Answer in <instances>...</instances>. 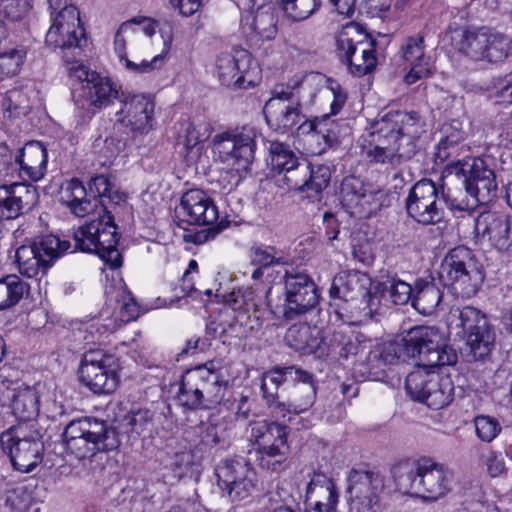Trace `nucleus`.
<instances>
[{
	"instance_id": "nucleus-8",
	"label": "nucleus",
	"mask_w": 512,
	"mask_h": 512,
	"mask_svg": "<svg viewBox=\"0 0 512 512\" xmlns=\"http://www.w3.org/2000/svg\"><path fill=\"white\" fill-rule=\"evenodd\" d=\"M257 130L252 126H243L214 135L211 149L214 158L228 169L236 186L246 173L256 150Z\"/></svg>"
},
{
	"instance_id": "nucleus-45",
	"label": "nucleus",
	"mask_w": 512,
	"mask_h": 512,
	"mask_svg": "<svg viewBox=\"0 0 512 512\" xmlns=\"http://www.w3.org/2000/svg\"><path fill=\"white\" fill-rule=\"evenodd\" d=\"M28 292L29 285L19 276L10 274L2 277L0 279V311L16 306Z\"/></svg>"
},
{
	"instance_id": "nucleus-39",
	"label": "nucleus",
	"mask_w": 512,
	"mask_h": 512,
	"mask_svg": "<svg viewBox=\"0 0 512 512\" xmlns=\"http://www.w3.org/2000/svg\"><path fill=\"white\" fill-rule=\"evenodd\" d=\"M233 429L231 415L223 417L211 415L206 422H201L195 427V431L200 437V443L210 447L225 442Z\"/></svg>"
},
{
	"instance_id": "nucleus-21",
	"label": "nucleus",
	"mask_w": 512,
	"mask_h": 512,
	"mask_svg": "<svg viewBox=\"0 0 512 512\" xmlns=\"http://www.w3.org/2000/svg\"><path fill=\"white\" fill-rule=\"evenodd\" d=\"M215 473L219 488L232 501L243 500L257 490V473L243 457L222 460L216 466Z\"/></svg>"
},
{
	"instance_id": "nucleus-55",
	"label": "nucleus",
	"mask_w": 512,
	"mask_h": 512,
	"mask_svg": "<svg viewBox=\"0 0 512 512\" xmlns=\"http://www.w3.org/2000/svg\"><path fill=\"white\" fill-rule=\"evenodd\" d=\"M225 304L234 311L258 312V303L251 289L233 290L225 296Z\"/></svg>"
},
{
	"instance_id": "nucleus-15",
	"label": "nucleus",
	"mask_w": 512,
	"mask_h": 512,
	"mask_svg": "<svg viewBox=\"0 0 512 512\" xmlns=\"http://www.w3.org/2000/svg\"><path fill=\"white\" fill-rule=\"evenodd\" d=\"M251 437L257 446L258 465L268 471H280L289 455L287 427L274 421H261L252 427Z\"/></svg>"
},
{
	"instance_id": "nucleus-27",
	"label": "nucleus",
	"mask_w": 512,
	"mask_h": 512,
	"mask_svg": "<svg viewBox=\"0 0 512 512\" xmlns=\"http://www.w3.org/2000/svg\"><path fill=\"white\" fill-rule=\"evenodd\" d=\"M330 179L328 166H314L303 158L283 174L288 189L306 193L309 198L317 197L329 185Z\"/></svg>"
},
{
	"instance_id": "nucleus-32",
	"label": "nucleus",
	"mask_w": 512,
	"mask_h": 512,
	"mask_svg": "<svg viewBox=\"0 0 512 512\" xmlns=\"http://www.w3.org/2000/svg\"><path fill=\"white\" fill-rule=\"evenodd\" d=\"M309 379V372L295 366H275L261 376L262 397L271 412L280 417L284 411V401L280 400L279 389L288 380Z\"/></svg>"
},
{
	"instance_id": "nucleus-36",
	"label": "nucleus",
	"mask_w": 512,
	"mask_h": 512,
	"mask_svg": "<svg viewBox=\"0 0 512 512\" xmlns=\"http://www.w3.org/2000/svg\"><path fill=\"white\" fill-rule=\"evenodd\" d=\"M20 162L21 179L37 182L47 170V150L39 141L26 143L17 154Z\"/></svg>"
},
{
	"instance_id": "nucleus-14",
	"label": "nucleus",
	"mask_w": 512,
	"mask_h": 512,
	"mask_svg": "<svg viewBox=\"0 0 512 512\" xmlns=\"http://www.w3.org/2000/svg\"><path fill=\"white\" fill-rule=\"evenodd\" d=\"M457 198L439 191L430 179H422L416 182L406 198V210L408 215L423 225L437 224L444 218V206L456 214L458 207H453L450 202Z\"/></svg>"
},
{
	"instance_id": "nucleus-13",
	"label": "nucleus",
	"mask_w": 512,
	"mask_h": 512,
	"mask_svg": "<svg viewBox=\"0 0 512 512\" xmlns=\"http://www.w3.org/2000/svg\"><path fill=\"white\" fill-rule=\"evenodd\" d=\"M0 446L13 467L22 473L31 472L42 461L44 444L36 424L18 423L4 431Z\"/></svg>"
},
{
	"instance_id": "nucleus-60",
	"label": "nucleus",
	"mask_w": 512,
	"mask_h": 512,
	"mask_svg": "<svg viewBox=\"0 0 512 512\" xmlns=\"http://www.w3.org/2000/svg\"><path fill=\"white\" fill-rule=\"evenodd\" d=\"M340 194L342 201L348 207H357L365 198L361 183L355 178H345L341 184Z\"/></svg>"
},
{
	"instance_id": "nucleus-37",
	"label": "nucleus",
	"mask_w": 512,
	"mask_h": 512,
	"mask_svg": "<svg viewBox=\"0 0 512 512\" xmlns=\"http://www.w3.org/2000/svg\"><path fill=\"white\" fill-rule=\"evenodd\" d=\"M60 201L69 208L76 217H84L98 209V200L87 198V192L83 183L73 178L61 186Z\"/></svg>"
},
{
	"instance_id": "nucleus-6",
	"label": "nucleus",
	"mask_w": 512,
	"mask_h": 512,
	"mask_svg": "<svg viewBox=\"0 0 512 512\" xmlns=\"http://www.w3.org/2000/svg\"><path fill=\"white\" fill-rule=\"evenodd\" d=\"M158 21L150 17L136 16L123 22L114 38V49L121 63L129 71L136 74L151 73L160 69L165 63V54L155 55L151 60L143 59L139 63L127 57V47L134 54H140L143 46L150 44V38L156 33Z\"/></svg>"
},
{
	"instance_id": "nucleus-42",
	"label": "nucleus",
	"mask_w": 512,
	"mask_h": 512,
	"mask_svg": "<svg viewBox=\"0 0 512 512\" xmlns=\"http://www.w3.org/2000/svg\"><path fill=\"white\" fill-rule=\"evenodd\" d=\"M488 31L484 29H463L456 32L458 49L473 60L485 59V47L488 45Z\"/></svg>"
},
{
	"instance_id": "nucleus-63",
	"label": "nucleus",
	"mask_w": 512,
	"mask_h": 512,
	"mask_svg": "<svg viewBox=\"0 0 512 512\" xmlns=\"http://www.w3.org/2000/svg\"><path fill=\"white\" fill-rule=\"evenodd\" d=\"M320 488L326 494L338 493L337 487L332 479L321 473H315L307 485V496L311 495L316 488Z\"/></svg>"
},
{
	"instance_id": "nucleus-12",
	"label": "nucleus",
	"mask_w": 512,
	"mask_h": 512,
	"mask_svg": "<svg viewBox=\"0 0 512 512\" xmlns=\"http://www.w3.org/2000/svg\"><path fill=\"white\" fill-rule=\"evenodd\" d=\"M439 278L453 294L466 298L477 292L482 281L474 254L465 246H457L447 253L440 265Z\"/></svg>"
},
{
	"instance_id": "nucleus-44",
	"label": "nucleus",
	"mask_w": 512,
	"mask_h": 512,
	"mask_svg": "<svg viewBox=\"0 0 512 512\" xmlns=\"http://www.w3.org/2000/svg\"><path fill=\"white\" fill-rule=\"evenodd\" d=\"M431 380H435L439 385L432 387L430 384L427 386L424 403L434 410H439L453 400L454 385L450 377L440 376L439 374H431Z\"/></svg>"
},
{
	"instance_id": "nucleus-28",
	"label": "nucleus",
	"mask_w": 512,
	"mask_h": 512,
	"mask_svg": "<svg viewBox=\"0 0 512 512\" xmlns=\"http://www.w3.org/2000/svg\"><path fill=\"white\" fill-rule=\"evenodd\" d=\"M86 42L80 26L79 11L73 5L64 6L53 18L46 34V44L61 49L81 47Z\"/></svg>"
},
{
	"instance_id": "nucleus-62",
	"label": "nucleus",
	"mask_w": 512,
	"mask_h": 512,
	"mask_svg": "<svg viewBox=\"0 0 512 512\" xmlns=\"http://www.w3.org/2000/svg\"><path fill=\"white\" fill-rule=\"evenodd\" d=\"M20 162L17 155L14 159L10 157L6 159L2 157L0 159V179L3 183H11L15 178L21 179Z\"/></svg>"
},
{
	"instance_id": "nucleus-4",
	"label": "nucleus",
	"mask_w": 512,
	"mask_h": 512,
	"mask_svg": "<svg viewBox=\"0 0 512 512\" xmlns=\"http://www.w3.org/2000/svg\"><path fill=\"white\" fill-rule=\"evenodd\" d=\"M62 436L66 453L78 460L91 458L98 452L115 450L120 444L113 427L91 417L70 421Z\"/></svg>"
},
{
	"instance_id": "nucleus-48",
	"label": "nucleus",
	"mask_w": 512,
	"mask_h": 512,
	"mask_svg": "<svg viewBox=\"0 0 512 512\" xmlns=\"http://www.w3.org/2000/svg\"><path fill=\"white\" fill-rule=\"evenodd\" d=\"M249 259L252 266L269 268L275 265L288 264L287 257L276 247L265 244H255L249 250Z\"/></svg>"
},
{
	"instance_id": "nucleus-7",
	"label": "nucleus",
	"mask_w": 512,
	"mask_h": 512,
	"mask_svg": "<svg viewBox=\"0 0 512 512\" xmlns=\"http://www.w3.org/2000/svg\"><path fill=\"white\" fill-rule=\"evenodd\" d=\"M97 218L80 226L73 233L74 250L97 254L111 269L122 266V256L117 249L119 235L111 211L102 209Z\"/></svg>"
},
{
	"instance_id": "nucleus-25",
	"label": "nucleus",
	"mask_w": 512,
	"mask_h": 512,
	"mask_svg": "<svg viewBox=\"0 0 512 512\" xmlns=\"http://www.w3.org/2000/svg\"><path fill=\"white\" fill-rule=\"evenodd\" d=\"M277 13L271 0H251V6L241 18V29L246 38L254 43L275 38Z\"/></svg>"
},
{
	"instance_id": "nucleus-34",
	"label": "nucleus",
	"mask_w": 512,
	"mask_h": 512,
	"mask_svg": "<svg viewBox=\"0 0 512 512\" xmlns=\"http://www.w3.org/2000/svg\"><path fill=\"white\" fill-rule=\"evenodd\" d=\"M203 394L204 409H212L222 402L227 391V380L213 361L192 369Z\"/></svg>"
},
{
	"instance_id": "nucleus-26",
	"label": "nucleus",
	"mask_w": 512,
	"mask_h": 512,
	"mask_svg": "<svg viewBox=\"0 0 512 512\" xmlns=\"http://www.w3.org/2000/svg\"><path fill=\"white\" fill-rule=\"evenodd\" d=\"M326 82L327 90L333 96L330 104V114H324L321 117L305 121L299 127L302 133H311L317 140L322 139L325 145L323 149L331 147L338 142L340 126L330 116L339 113L347 100V93L337 81L329 78Z\"/></svg>"
},
{
	"instance_id": "nucleus-46",
	"label": "nucleus",
	"mask_w": 512,
	"mask_h": 512,
	"mask_svg": "<svg viewBox=\"0 0 512 512\" xmlns=\"http://www.w3.org/2000/svg\"><path fill=\"white\" fill-rule=\"evenodd\" d=\"M176 400L179 405L190 410L204 409L203 394L199 389L192 369L187 370L182 375Z\"/></svg>"
},
{
	"instance_id": "nucleus-24",
	"label": "nucleus",
	"mask_w": 512,
	"mask_h": 512,
	"mask_svg": "<svg viewBox=\"0 0 512 512\" xmlns=\"http://www.w3.org/2000/svg\"><path fill=\"white\" fill-rule=\"evenodd\" d=\"M349 512H377L379 494L383 491L382 477L374 472L351 470L347 476Z\"/></svg>"
},
{
	"instance_id": "nucleus-40",
	"label": "nucleus",
	"mask_w": 512,
	"mask_h": 512,
	"mask_svg": "<svg viewBox=\"0 0 512 512\" xmlns=\"http://www.w3.org/2000/svg\"><path fill=\"white\" fill-rule=\"evenodd\" d=\"M299 383L294 386L291 397L284 401L283 415L285 418L289 414H300L307 411L316 400V387L312 374L309 373V379H294Z\"/></svg>"
},
{
	"instance_id": "nucleus-3",
	"label": "nucleus",
	"mask_w": 512,
	"mask_h": 512,
	"mask_svg": "<svg viewBox=\"0 0 512 512\" xmlns=\"http://www.w3.org/2000/svg\"><path fill=\"white\" fill-rule=\"evenodd\" d=\"M396 489L402 494L434 502L452 490L453 473L445 465L423 457L393 468Z\"/></svg>"
},
{
	"instance_id": "nucleus-30",
	"label": "nucleus",
	"mask_w": 512,
	"mask_h": 512,
	"mask_svg": "<svg viewBox=\"0 0 512 512\" xmlns=\"http://www.w3.org/2000/svg\"><path fill=\"white\" fill-rule=\"evenodd\" d=\"M119 102L121 107L115 113L116 122L139 134H146L152 129L154 103L149 97L123 92Z\"/></svg>"
},
{
	"instance_id": "nucleus-19",
	"label": "nucleus",
	"mask_w": 512,
	"mask_h": 512,
	"mask_svg": "<svg viewBox=\"0 0 512 512\" xmlns=\"http://www.w3.org/2000/svg\"><path fill=\"white\" fill-rule=\"evenodd\" d=\"M108 299L115 300V312L111 317L97 320L86 326L84 340L87 344L100 342L108 334L115 332L122 325L136 320L140 307L125 285L120 284L106 291Z\"/></svg>"
},
{
	"instance_id": "nucleus-23",
	"label": "nucleus",
	"mask_w": 512,
	"mask_h": 512,
	"mask_svg": "<svg viewBox=\"0 0 512 512\" xmlns=\"http://www.w3.org/2000/svg\"><path fill=\"white\" fill-rule=\"evenodd\" d=\"M370 278L358 272H341L337 274L329 289L330 298L336 301L359 303L358 308L368 310L371 314L379 303L378 296L370 290ZM334 305L338 306L337 303Z\"/></svg>"
},
{
	"instance_id": "nucleus-10",
	"label": "nucleus",
	"mask_w": 512,
	"mask_h": 512,
	"mask_svg": "<svg viewBox=\"0 0 512 512\" xmlns=\"http://www.w3.org/2000/svg\"><path fill=\"white\" fill-rule=\"evenodd\" d=\"M450 173L463 177V184L470 199L451 201L459 212L471 214L479 205L491 202L496 196L497 182L493 169L483 158L475 157L459 160L449 166Z\"/></svg>"
},
{
	"instance_id": "nucleus-16",
	"label": "nucleus",
	"mask_w": 512,
	"mask_h": 512,
	"mask_svg": "<svg viewBox=\"0 0 512 512\" xmlns=\"http://www.w3.org/2000/svg\"><path fill=\"white\" fill-rule=\"evenodd\" d=\"M70 247L69 241L60 240L52 234L42 236L31 244L22 245L15 254L19 272L29 278L36 277L39 272L45 273Z\"/></svg>"
},
{
	"instance_id": "nucleus-57",
	"label": "nucleus",
	"mask_w": 512,
	"mask_h": 512,
	"mask_svg": "<svg viewBox=\"0 0 512 512\" xmlns=\"http://www.w3.org/2000/svg\"><path fill=\"white\" fill-rule=\"evenodd\" d=\"M473 422L476 435L483 442H492L502 430L499 421L492 416L479 415Z\"/></svg>"
},
{
	"instance_id": "nucleus-58",
	"label": "nucleus",
	"mask_w": 512,
	"mask_h": 512,
	"mask_svg": "<svg viewBox=\"0 0 512 512\" xmlns=\"http://www.w3.org/2000/svg\"><path fill=\"white\" fill-rule=\"evenodd\" d=\"M384 286L388 290L392 302L396 305H404L413 298L414 289L411 285L396 276L388 278Z\"/></svg>"
},
{
	"instance_id": "nucleus-29",
	"label": "nucleus",
	"mask_w": 512,
	"mask_h": 512,
	"mask_svg": "<svg viewBox=\"0 0 512 512\" xmlns=\"http://www.w3.org/2000/svg\"><path fill=\"white\" fill-rule=\"evenodd\" d=\"M474 236L479 242L506 251L511 246L512 218L502 212L485 211L474 218Z\"/></svg>"
},
{
	"instance_id": "nucleus-35",
	"label": "nucleus",
	"mask_w": 512,
	"mask_h": 512,
	"mask_svg": "<svg viewBox=\"0 0 512 512\" xmlns=\"http://www.w3.org/2000/svg\"><path fill=\"white\" fill-rule=\"evenodd\" d=\"M403 59L411 66L404 81L408 85L432 75L430 56L425 53L424 37L421 35L408 37L401 46Z\"/></svg>"
},
{
	"instance_id": "nucleus-61",
	"label": "nucleus",
	"mask_w": 512,
	"mask_h": 512,
	"mask_svg": "<svg viewBox=\"0 0 512 512\" xmlns=\"http://www.w3.org/2000/svg\"><path fill=\"white\" fill-rule=\"evenodd\" d=\"M152 420V413L148 409H138L129 412L122 420V426L129 428L127 432L141 434L147 424Z\"/></svg>"
},
{
	"instance_id": "nucleus-2",
	"label": "nucleus",
	"mask_w": 512,
	"mask_h": 512,
	"mask_svg": "<svg viewBox=\"0 0 512 512\" xmlns=\"http://www.w3.org/2000/svg\"><path fill=\"white\" fill-rule=\"evenodd\" d=\"M441 334L435 327L415 326L402 338L398 349L393 347L397 358H411L416 360L417 368L408 374L405 389L412 399L423 402L429 384L432 387L439 385L431 380L428 368L454 365L458 356L456 351L447 346L440 345Z\"/></svg>"
},
{
	"instance_id": "nucleus-1",
	"label": "nucleus",
	"mask_w": 512,
	"mask_h": 512,
	"mask_svg": "<svg viewBox=\"0 0 512 512\" xmlns=\"http://www.w3.org/2000/svg\"><path fill=\"white\" fill-rule=\"evenodd\" d=\"M423 132L419 113L390 111L373 124L363 153L370 162L398 166L417 153V140Z\"/></svg>"
},
{
	"instance_id": "nucleus-50",
	"label": "nucleus",
	"mask_w": 512,
	"mask_h": 512,
	"mask_svg": "<svg viewBox=\"0 0 512 512\" xmlns=\"http://www.w3.org/2000/svg\"><path fill=\"white\" fill-rule=\"evenodd\" d=\"M269 151L271 155V168L279 175L285 174L288 169L292 168L299 160H301L288 145L282 142H271Z\"/></svg>"
},
{
	"instance_id": "nucleus-56",
	"label": "nucleus",
	"mask_w": 512,
	"mask_h": 512,
	"mask_svg": "<svg viewBox=\"0 0 512 512\" xmlns=\"http://www.w3.org/2000/svg\"><path fill=\"white\" fill-rule=\"evenodd\" d=\"M33 0H0V17L8 21L23 19L32 9Z\"/></svg>"
},
{
	"instance_id": "nucleus-18",
	"label": "nucleus",
	"mask_w": 512,
	"mask_h": 512,
	"mask_svg": "<svg viewBox=\"0 0 512 512\" xmlns=\"http://www.w3.org/2000/svg\"><path fill=\"white\" fill-rule=\"evenodd\" d=\"M216 74L225 86L236 89L254 87L260 80V69L252 55L243 48L234 47L216 58Z\"/></svg>"
},
{
	"instance_id": "nucleus-59",
	"label": "nucleus",
	"mask_w": 512,
	"mask_h": 512,
	"mask_svg": "<svg viewBox=\"0 0 512 512\" xmlns=\"http://www.w3.org/2000/svg\"><path fill=\"white\" fill-rule=\"evenodd\" d=\"M92 184L101 199L100 201L98 200V204H100L98 212H102V209L108 210L105 199L114 203H119L124 200L123 194L112 190V184L108 177L104 175L96 176L92 179Z\"/></svg>"
},
{
	"instance_id": "nucleus-38",
	"label": "nucleus",
	"mask_w": 512,
	"mask_h": 512,
	"mask_svg": "<svg viewBox=\"0 0 512 512\" xmlns=\"http://www.w3.org/2000/svg\"><path fill=\"white\" fill-rule=\"evenodd\" d=\"M467 135L463 122L458 119L444 124L442 137L437 144L436 159L444 162L451 157H457L461 152L468 149L469 147L465 143Z\"/></svg>"
},
{
	"instance_id": "nucleus-22",
	"label": "nucleus",
	"mask_w": 512,
	"mask_h": 512,
	"mask_svg": "<svg viewBox=\"0 0 512 512\" xmlns=\"http://www.w3.org/2000/svg\"><path fill=\"white\" fill-rule=\"evenodd\" d=\"M361 37L354 26H346L336 39L339 57L349 72L358 77L370 73L377 63L374 41H364Z\"/></svg>"
},
{
	"instance_id": "nucleus-54",
	"label": "nucleus",
	"mask_w": 512,
	"mask_h": 512,
	"mask_svg": "<svg viewBox=\"0 0 512 512\" xmlns=\"http://www.w3.org/2000/svg\"><path fill=\"white\" fill-rule=\"evenodd\" d=\"M488 45L485 47V59L489 62L504 60L512 50V40L499 33L487 34Z\"/></svg>"
},
{
	"instance_id": "nucleus-41",
	"label": "nucleus",
	"mask_w": 512,
	"mask_h": 512,
	"mask_svg": "<svg viewBox=\"0 0 512 512\" xmlns=\"http://www.w3.org/2000/svg\"><path fill=\"white\" fill-rule=\"evenodd\" d=\"M412 306L420 314L432 315L438 308L442 300V291L435 283L419 280L415 283Z\"/></svg>"
},
{
	"instance_id": "nucleus-49",
	"label": "nucleus",
	"mask_w": 512,
	"mask_h": 512,
	"mask_svg": "<svg viewBox=\"0 0 512 512\" xmlns=\"http://www.w3.org/2000/svg\"><path fill=\"white\" fill-rule=\"evenodd\" d=\"M287 344L296 351L311 353L318 346V341L312 336L311 327L306 324L291 326L285 335Z\"/></svg>"
},
{
	"instance_id": "nucleus-64",
	"label": "nucleus",
	"mask_w": 512,
	"mask_h": 512,
	"mask_svg": "<svg viewBox=\"0 0 512 512\" xmlns=\"http://www.w3.org/2000/svg\"><path fill=\"white\" fill-rule=\"evenodd\" d=\"M194 456L190 450L176 452L170 466L178 476L185 474L193 464Z\"/></svg>"
},
{
	"instance_id": "nucleus-20",
	"label": "nucleus",
	"mask_w": 512,
	"mask_h": 512,
	"mask_svg": "<svg viewBox=\"0 0 512 512\" xmlns=\"http://www.w3.org/2000/svg\"><path fill=\"white\" fill-rule=\"evenodd\" d=\"M119 363L102 351L86 352L79 366L80 381L95 394H111L119 384Z\"/></svg>"
},
{
	"instance_id": "nucleus-31",
	"label": "nucleus",
	"mask_w": 512,
	"mask_h": 512,
	"mask_svg": "<svg viewBox=\"0 0 512 512\" xmlns=\"http://www.w3.org/2000/svg\"><path fill=\"white\" fill-rule=\"evenodd\" d=\"M39 194L34 185L11 182L0 185V219H15L30 212Z\"/></svg>"
},
{
	"instance_id": "nucleus-17",
	"label": "nucleus",
	"mask_w": 512,
	"mask_h": 512,
	"mask_svg": "<svg viewBox=\"0 0 512 512\" xmlns=\"http://www.w3.org/2000/svg\"><path fill=\"white\" fill-rule=\"evenodd\" d=\"M179 214L183 216L182 221L188 224L212 225L194 235V242L196 244H202L214 239L216 235L226 228V225L222 222L215 224L218 219V209L214 201L204 191L199 189L189 190L182 196Z\"/></svg>"
},
{
	"instance_id": "nucleus-11",
	"label": "nucleus",
	"mask_w": 512,
	"mask_h": 512,
	"mask_svg": "<svg viewBox=\"0 0 512 512\" xmlns=\"http://www.w3.org/2000/svg\"><path fill=\"white\" fill-rule=\"evenodd\" d=\"M271 289L266 291L267 307L277 318L293 321L314 309L319 302L318 288L305 272L286 271L284 275V302L272 306Z\"/></svg>"
},
{
	"instance_id": "nucleus-33",
	"label": "nucleus",
	"mask_w": 512,
	"mask_h": 512,
	"mask_svg": "<svg viewBox=\"0 0 512 512\" xmlns=\"http://www.w3.org/2000/svg\"><path fill=\"white\" fill-rule=\"evenodd\" d=\"M82 84L81 96L86 101L87 109L101 110L120 100L123 91L109 78L96 72H86Z\"/></svg>"
},
{
	"instance_id": "nucleus-47",
	"label": "nucleus",
	"mask_w": 512,
	"mask_h": 512,
	"mask_svg": "<svg viewBox=\"0 0 512 512\" xmlns=\"http://www.w3.org/2000/svg\"><path fill=\"white\" fill-rule=\"evenodd\" d=\"M284 16L292 22H301L311 17L321 6V0H277Z\"/></svg>"
},
{
	"instance_id": "nucleus-53",
	"label": "nucleus",
	"mask_w": 512,
	"mask_h": 512,
	"mask_svg": "<svg viewBox=\"0 0 512 512\" xmlns=\"http://www.w3.org/2000/svg\"><path fill=\"white\" fill-rule=\"evenodd\" d=\"M27 50L23 46L15 47L0 54V80L19 73L25 62Z\"/></svg>"
},
{
	"instance_id": "nucleus-43",
	"label": "nucleus",
	"mask_w": 512,
	"mask_h": 512,
	"mask_svg": "<svg viewBox=\"0 0 512 512\" xmlns=\"http://www.w3.org/2000/svg\"><path fill=\"white\" fill-rule=\"evenodd\" d=\"M11 408L13 414L20 423L34 424L31 422L39 413V397L37 392L26 387L19 390L13 397Z\"/></svg>"
},
{
	"instance_id": "nucleus-52",
	"label": "nucleus",
	"mask_w": 512,
	"mask_h": 512,
	"mask_svg": "<svg viewBox=\"0 0 512 512\" xmlns=\"http://www.w3.org/2000/svg\"><path fill=\"white\" fill-rule=\"evenodd\" d=\"M332 350L341 358H349L363 353L366 345H363L357 336H347L341 331H335L330 340Z\"/></svg>"
},
{
	"instance_id": "nucleus-51",
	"label": "nucleus",
	"mask_w": 512,
	"mask_h": 512,
	"mask_svg": "<svg viewBox=\"0 0 512 512\" xmlns=\"http://www.w3.org/2000/svg\"><path fill=\"white\" fill-rule=\"evenodd\" d=\"M208 137L206 131H201L200 127L194 123L185 121L180 123L178 130L177 144L182 145L187 156L193 153V150L200 149V143Z\"/></svg>"
},
{
	"instance_id": "nucleus-5",
	"label": "nucleus",
	"mask_w": 512,
	"mask_h": 512,
	"mask_svg": "<svg viewBox=\"0 0 512 512\" xmlns=\"http://www.w3.org/2000/svg\"><path fill=\"white\" fill-rule=\"evenodd\" d=\"M314 96L308 79H295L287 84H277L272 90L271 98L264 106L267 124L275 131L282 133L299 127L305 122L303 113L304 97Z\"/></svg>"
},
{
	"instance_id": "nucleus-9",
	"label": "nucleus",
	"mask_w": 512,
	"mask_h": 512,
	"mask_svg": "<svg viewBox=\"0 0 512 512\" xmlns=\"http://www.w3.org/2000/svg\"><path fill=\"white\" fill-rule=\"evenodd\" d=\"M447 324L450 334L466 340L470 360L484 361L490 356L495 345V333L479 309L471 306L452 309Z\"/></svg>"
}]
</instances>
